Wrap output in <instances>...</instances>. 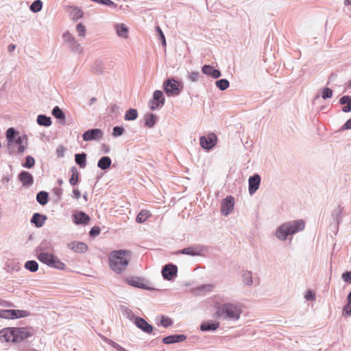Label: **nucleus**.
<instances>
[{
    "label": "nucleus",
    "instance_id": "f257e3e1",
    "mask_svg": "<svg viewBox=\"0 0 351 351\" xmlns=\"http://www.w3.org/2000/svg\"><path fill=\"white\" fill-rule=\"evenodd\" d=\"M32 336V332L27 327H7L0 330V341L17 344Z\"/></svg>",
    "mask_w": 351,
    "mask_h": 351
},
{
    "label": "nucleus",
    "instance_id": "f03ea898",
    "mask_svg": "<svg viewBox=\"0 0 351 351\" xmlns=\"http://www.w3.org/2000/svg\"><path fill=\"white\" fill-rule=\"evenodd\" d=\"M132 255V252L128 250L112 251L108 255L110 268L117 274H121L127 269Z\"/></svg>",
    "mask_w": 351,
    "mask_h": 351
},
{
    "label": "nucleus",
    "instance_id": "7ed1b4c3",
    "mask_svg": "<svg viewBox=\"0 0 351 351\" xmlns=\"http://www.w3.org/2000/svg\"><path fill=\"white\" fill-rule=\"evenodd\" d=\"M241 313L242 309L240 306L232 303H226L216 307L215 316L218 319L237 320Z\"/></svg>",
    "mask_w": 351,
    "mask_h": 351
},
{
    "label": "nucleus",
    "instance_id": "20e7f679",
    "mask_svg": "<svg viewBox=\"0 0 351 351\" xmlns=\"http://www.w3.org/2000/svg\"><path fill=\"white\" fill-rule=\"evenodd\" d=\"M305 223L302 220H296L283 223L276 230V237L282 241L286 240L288 235H291L302 230Z\"/></svg>",
    "mask_w": 351,
    "mask_h": 351
},
{
    "label": "nucleus",
    "instance_id": "39448f33",
    "mask_svg": "<svg viewBox=\"0 0 351 351\" xmlns=\"http://www.w3.org/2000/svg\"><path fill=\"white\" fill-rule=\"evenodd\" d=\"M15 133L16 132L12 128H9L6 132L8 149L10 154H20L25 151L26 144L25 136H19L14 141Z\"/></svg>",
    "mask_w": 351,
    "mask_h": 351
},
{
    "label": "nucleus",
    "instance_id": "423d86ee",
    "mask_svg": "<svg viewBox=\"0 0 351 351\" xmlns=\"http://www.w3.org/2000/svg\"><path fill=\"white\" fill-rule=\"evenodd\" d=\"M37 258L42 263L55 268L62 269L64 264L53 256V254L42 252L37 255Z\"/></svg>",
    "mask_w": 351,
    "mask_h": 351
},
{
    "label": "nucleus",
    "instance_id": "0eeeda50",
    "mask_svg": "<svg viewBox=\"0 0 351 351\" xmlns=\"http://www.w3.org/2000/svg\"><path fill=\"white\" fill-rule=\"evenodd\" d=\"M164 90L168 96H176L180 93L182 86L173 79L167 80L163 84Z\"/></svg>",
    "mask_w": 351,
    "mask_h": 351
},
{
    "label": "nucleus",
    "instance_id": "6e6552de",
    "mask_svg": "<svg viewBox=\"0 0 351 351\" xmlns=\"http://www.w3.org/2000/svg\"><path fill=\"white\" fill-rule=\"evenodd\" d=\"M165 104V97L161 90H156L153 94V100L150 102V109L154 110Z\"/></svg>",
    "mask_w": 351,
    "mask_h": 351
},
{
    "label": "nucleus",
    "instance_id": "1a4fd4ad",
    "mask_svg": "<svg viewBox=\"0 0 351 351\" xmlns=\"http://www.w3.org/2000/svg\"><path fill=\"white\" fill-rule=\"evenodd\" d=\"M217 141L216 135L211 133L206 136H202L200 138V145L204 149H210L215 145Z\"/></svg>",
    "mask_w": 351,
    "mask_h": 351
},
{
    "label": "nucleus",
    "instance_id": "9d476101",
    "mask_svg": "<svg viewBox=\"0 0 351 351\" xmlns=\"http://www.w3.org/2000/svg\"><path fill=\"white\" fill-rule=\"evenodd\" d=\"M234 206V198L232 196H228L222 201L221 213L226 216L233 210Z\"/></svg>",
    "mask_w": 351,
    "mask_h": 351
},
{
    "label": "nucleus",
    "instance_id": "9b49d317",
    "mask_svg": "<svg viewBox=\"0 0 351 351\" xmlns=\"http://www.w3.org/2000/svg\"><path fill=\"white\" fill-rule=\"evenodd\" d=\"M104 136V133L100 129H93L85 132L83 134V140L90 141L93 140H99Z\"/></svg>",
    "mask_w": 351,
    "mask_h": 351
},
{
    "label": "nucleus",
    "instance_id": "f8f14e48",
    "mask_svg": "<svg viewBox=\"0 0 351 351\" xmlns=\"http://www.w3.org/2000/svg\"><path fill=\"white\" fill-rule=\"evenodd\" d=\"M177 271L178 268L176 265L169 264L163 267L162 274L165 279L169 280L176 276Z\"/></svg>",
    "mask_w": 351,
    "mask_h": 351
},
{
    "label": "nucleus",
    "instance_id": "ddd939ff",
    "mask_svg": "<svg viewBox=\"0 0 351 351\" xmlns=\"http://www.w3.org/2000/svg\"><path fill=\"white\" fill-rule=\"evenodd\" d=\"M261 183V177L258 174H255L249 178V193L250 195L254 194L259 188Z\"/></svg>",
    "mask_w": 351,
    "mask_h": 351
},
{
    "label": "nucleus",
    "instance_id": "4468645a",
    "mask_svg": "<svg viewBox=\"0 0 351 351\" xmlns=\"http://www.w3.org/2000/svg\"><path fill=\"white\" fill-rule=\"evenodd\" d=\"M68 247L75 252L83 253L87 251L88 246L86 243L78 241H73L68 244Z\"/></svg>",
    "mask_w": 351,
    "mask_h": 351
},
{
    "label": "nucleus",
    "instance_id": "2eb2a0df",
    "mask_svg": "<svg viewBox=\"0 0 351 351\" xmlns=\"http://www.w3.org/2000/svg\"><path fill=\"white\" fill-rule=\"evenodd\" d=\"M74 222L76 224H87L90 217L82 211H77L73 214Z\"/></svg>",
    "mask_w": 351,
    "mask_h": 351
},
{
    "label": "nucleus",
    "instance_id": "dca6fc26",
    "mask_svg": "<svg viewBox=\"0 0 351 351\" xmlns=\"http://www.w3.org/2000/svg\"><path fill=\"white\" fill-rule=\"evenodd\" d=\"M135 324L138 328L147 333H151L153 330V327L141 317H136L135 319Z\"/></svg>",
    "mask_w": 351,
    "mask_h": 351
},
{
    "label": "nucleus",
    "instance_id": "f3484780",
    "mask_svg": "<svg viewBox=\"0 0 351 351\" xmlns=\"http://www.w3.org/2000/svg\"><path fill=\"white\" fill-rule=\"evenodd\" d=\"M19 179L23 183V185H24V186L32 185L33 183V177L31 175V173H29L27 171H22L19 175Z\"/></svg>",
    "mask_w": 351,
    "mask_h": 351
},
{
    "label": "nucleus",
    "instance_id": "a211bd4d",
    "mask_svg": "<svg viewBox=\"0 0 351 351\" xmlns=\"http://www.w3.org/2000/svg\"><path fill=\"white\" fill-rule=\"evenodd\" d=\"M202 72L208 75L213 77L215 79H217L220 77L221 73L219 70L215 69L213 66L210 65H204L202 67Z\"/></svg>",
    "mask_w": 351,
    "mask_h": 351
},
{
    "label": "nucleus",
    "instance_id": "6ab92c4d",
    "mask_svg": "<svg viewBox=\"0 0 351 351\" xmlns=\"http://www.w3.org/2000/svg\"><path fill=\"white\" fill-rule=\"evenodd\" d=\"M186 339V337L183 335H173L167 336L162 339V342L165 344H169L176 342L183 341Z\"/></svg>",
    "mask_w": 351,
    "mask_h": 351
},
{
    "label": "nucleus",
    "instance_id": "aec40b11",
    "mask_svg": "<svg viewBox=\"0 0 351 351\" xmlns=\"http://www.w3.org/2000/svg\"><path fill=\"white\" fill-rule=\"evenodd\" d=\"M67 11L72 20L76 21L83 16L82 10L77 7H69Z\"/></svg>",
    "mask_w": 351,
    "mask_h": 351
},
{
    "label": "nucleus",
    "instance_id": "412c9836",
    "mask_svg": "<svg viewBox=\"0 0 351 351\" xmlns=\"http://www.w3.org/2000/svg\"><path fill=\"white\" fill-rule=\"evenodd\" d=\"M339 103L341 105H345L342 108L343 112H348L351 110V97H349L348 95L343 96L339 99Z\"/></svg>",
    "mask_w": 351,
    "mask_h": 351
},
{
    "label": "nucleus",
    "instance_id": "4be33fe9",
    "mask_svg": "<svg viewBox=\"0 0 351 351\" xmlns=\"http://www.w3.org/2000/svg\"><path fill=\"white\" fill-rule=\"evenodd\" d=\"M47 219V217L45 215H40L39 213H35L31 221L35 224V226L38 228L41 227L45 220Z\"/></svg>",
    "mask_w": 351,
    "mask_h": 351
},
{
    "label": "nucleus",
    "instance_id": "5701e85b",
    "mask_svg": "<svg viewBox=\"0 0 351 351\" xmlns=\"http://www.w3.org/2000/svg\"><path fill=\"white\" fill-rule=\"evenodd\" d=\"M219 326V322H204L201 324L200 329L202 331L215 330Z\"/></svg>",
    "mask_w": 351,
    "mask_h": 351
},
{
    "label": "nucleus",
    "instance_id": "b1692460",
    "mask_svg": "<svg viewBox=\"0 0 351 351\" xmlns=\"http://www.w3.org/2000/svg\"><path fill=\"white\" fill-rule=\"evenodd\" d=\"M111 159L108 156H103L98 161L97 166L100 169L105 170L110 167Z\"/></svg>",
    "mask_w": 351,
    "mask_h": 351
},
{
    "label": "nucleus",
    "instance_id": "393cba45",
    "mask_svg": "<svg viewBox=\"0 0 351 351\" xmlns=\"http://www.w3.org/2000/svg\"><path fill=\"white\" fill-rule=\"evenodd\" d=\"M117 34L124 38L128 37V28L124 24H117L115 26Z\"/></svg>",
    "mask_w": 351,
    "mask_h": 351
},
{
    "label": "nucleus",
    "instance_id": "a878e982",
    "mask_svg": "<svg viewBox=\"0 0 351 351\" xmlns=\"http://www.w3.org/2000/svg\"><path fill=\"white\" fill-rule=\"evenodd\" d=\"M150 216H151V213H150V212L149 210H143L136 216V221L138 223H143Z\"/></svg>",
    "mask_w": 351,
    "mask_h": 351
},
{
    "label": "nucleus",
    "instance_id": "bb28decb",
    "mask_svg": "<svg viewBox=\"0 0 351 351\" xmlns=\"http://www.w3.org/2000/svg\"><path fill=\"white\" fill-rule=\"evenodd\" d=\"M29 315L27 311L12 309V319L25 317Z\"/></svg>",
    "mask_w": 351,
    "mask_h": 351
},
{
    "label": "nucleus",
    "instance_id": "cd10ccee",
    "mask_svg": "<svg viewBox=\"0 0 351 351\" xmlns=\"http://www.w3.org/2000/svg\"><path fill=\"white\" fill-rule=\"evenodd\" d=\"M36 199L41 205L46 204L48 201V193L45 191L39 192L36 195Z\"/></svg>",
    "mask_w": 351,
    "mask_h": 351
},
{
    "label": "nucleus",
    "instance_id": "c85d7f7f",
    "mask_svg": "<svg viewBox=\"0 0 351 351\" xmlns=\"http://www.w3.org/2000/svg\"><path fill=\"white\" fill-rule=\"evenodd\" d=\"M86 156L85 154H77L75 156L76 163L82 168H84L86 167Z\"/></svg>",
    "mask_w": 351,
    "mask_h": 351
},
{
    "label": "nucleus",
    "instance_id": "c756f323",
    "mask_svg": "<svg viewBox=\"0 0 351 351\" xmlns=\"http://www.w3.org/2000/svg\"><path fill=\"white\" fill-rule=\"evenodd\" d=\"M37 122L40 125L49 126L51 124V119L45 115H38Z\"/></svg>",
    "mask_w": 351,
    "mask_h": 351
},
{
    "label": "nucleus",
    "instance_id": "7c9ffc66",
    "mask_svg": "<svg viewBox=\"0 0 351 351\" xmlns=\"http://www.w3.org/2000/svg\"><path fill=\"white\" fill-rule=\"evenodd\" d=\"M25 267L30 271H36L38 269V265L35 261H28L25 264Z\"/></svg>",
    "mask_w": 351,
    "mask_h": 351
},
{
    "label": "nucleus",
    "instance_id": "2f4dec72",
    "mask_svg": "<svg viewBox=\"0 0 351 351\" xmlns=\"http://www.w3.org/2000/svg\"><path fill=\"white\" fill-rule=\"evenodd\" d=\"M137 114L138 112L136 110L130 109L128 111H126L124 118L127 121L134 120L136 119Z\"/></svg>",
    "mask_w": 351,
    "mask_h": 351
},
{
    "label": "nucleus",
    "instance_id": "473e14b6",
    "mask_svg": "<svg viewBox=\"0 0 351 351\" xmlns=\"http://www.w3.org/2000/svg\"><path fill=\"white\" fill-rule=\"evenodd\" d=\"M180 253L183 254L195 256L199 254V250L194 247H189L182 250Z\"/></svg>",
    "mask_w": 351,
    "mask_h": 351
},
{
    "label": "nucleus",
    "instance_id": "72a5a7b5",
    "mask_svg": "<svg viewBox=\"0 0 351 351\" xmlns=\"http://www.w3.org/2000/svg\"><path fill=\"white\" fill-rule=\"evenodd\" d=\"M52 114L58 119H65V115L62 110L58 107L56 106L52 111Z\"/></svg>",
    "mask_w": 351,
    "mask_h": 351
},
{
    "label": "nucleus",
    "instance_id": "f704fd0d",
    "mask_svg": "<svg viewBox=\"0 0 351 351\" xmlns=\"http://www.w3.org/2000/svg\"><path fill=\"white\" fill-rule=\"evenodd\" d=\"M72 176L69 180V182L71 185H75L78 182V172L75 167L71 169Z\"/></svg>",
    "mask_w": 351,
    "mask_h": 351
},
{
    "label": "nucleus",
    "instance_id": "c9c22d12",
    "mask_svg": "<svg viewBox=\"0 0 351 351\" xmlns=\"http://www.w3.org/2000/svg\"><path fill=\"white\" fill-rule=\"evenodd\" d=\"M216 86L221 90H224L229 86V82L227 80L222 79L216 82Z\"/></svg>",
    "mask_w": 351,
    "mask_h": 351
},
{
    "label": "nucleus",
    "instance_id": "e433bc0d",
    "mask_svg": "<svg viewBox=\"0 0 351 351\" xmlns=\"http://www.w3.org/2000/svg\"><path fill=\"white\" fill-rule=\"evenodd\" d=\"M42 6V1L40 0H36L32 3L30 6V10L34 12H37L41 10Z\"/></svg>",
    "mask_w": 351,
    "mask_h": 351
},
{
    "label": "nucleus",
    "instance_id": "4c0bfd02",
    "mask_svg": "<svg viewBox=\"0 0 351 351\" xmlns=\"http://www.w3.org/2000/svg\"><path fill=\"white\" fill-rule=\"evenodd\" d=\"M343 312L348 316L351 315V292L348 295V304L344 306Z\"/></svg>",
    "mask_w": 351,
    "mask_h": 351
},
{
    "label": "nucleus",
    "instance_id": "58836bf2",
    "mask_svg": "<svg viewBox=\"0 0 351 351\" xmlns=\"http://www.w3.org/2000/svg\"><path fill=\"white\" fill-rule=\"evenodd\" d=\"M156 117L154 114H149L146 117L145 124L149 128H152L156 123Z\"/></svg>",
    "mask_w": 351,
    "mask_h": 351
},
{
    "label": "nucleus",
    "instance_id": "ea45409f",
    "mask_svg": "<svg viewBox=\"0 0 351 351\" xmlns=\"http://www.w3.org/2000/svg\"><path fill=\"white\" fill-rule=\"evenodd\" d=\"M0 318L12 319V309L0 310Z\"/></svg>",
    "mask_w": 351,
    "mask_h": 351
},
{
    "label": "nucleus",
    "instance_id": "a19ab883",
    "mask_svg": "<svg viewBox=\"0 0 351 351\" xmlns=\"http://www.w3.org/2000/svg\"><path fill=\"white\" fill-rule=\"evenodd\" d=\"M35 164V160L32 156H27L25 158V162L23 165L24 167L31 168Z\"/></svg>",
    "mask_w": 351,
    "mask_h": 351
},
{
    "label": "nucleus",
    "instance_id": "79ce46f5",
    "mask_svg": "<svg viewBox=\"0 0 351 351\" xmlns=\"http://www.w3.org/2000/svg\"><path fill=\"white\" fill-rule=\"evenodd\" d=\"M243 282L247 285L252 283V274L250 271L245 272L243 275Z\"/></svg>",
    "mask_w": 351,
    "mask_h": 351
},
{
    "label": "nucleus",
    "instance_id": "37998d69",
    "mask_svg": "<svg viewBox=\"0 0 351 351\" xmlns=\"http://www.w3.org/2000/svg\"><path fill=\"white\" fill-rule=\"evenodd\" d=\"M161 324L164 326V327H168L169 326H171L172 324V321L171 319L167 317V316H165V315H162L161 317Z\"/></svg>",
    "mask_w": 351,
    "mask_h": 351
},
{
    "label": "nucleus",
    "instance_id": "c03bdc74",
    "mask_svg": "<svg viewBox=\"0 0 351 351\" xmlns=\"http://www.w3.org/2000/svg\"><path fill=\"white\" fill-rule=\"evenodd\" d=\"M77 32L79 34V36H84L86 34V27L82 23H79L76 26Z\"/></svg>",
    "mask_w": 351,
    "mask_h": 351
},
{
    "label": "nucleus",
    "instance_id": "a18cd8bd",
    "mask_svg": "<svg viewBox=\"0 0 351 351\" xmlns=\"http://www.w3.org/2000/svg\"><path fill=\"white\" fill-rule=\"evenodd\" d=\"M332 96V91L328 88H325L322 91V97L324 99L330 98Z\"/></svg>",
    "mask_w": 351,
    "mask_h": 351
},
{
    "label": "nucleus",
    "instance_id": "49530a36",
    "mask_svg": "<svg viewBox=\"0 0 351 351\" xmlns=\"http://www.w3.org/2000/svg\"><path fill=\"white\" fill-rule=\"evenodd\" d=\"M124 129L123 128L117 126L113 128L112 134L114 136H119L122 135Z\"/></svg>",
    "mask_w": 351,
    "mask_h": 351
},
{
    "label": "nucleus",
    "instance_id": "de8ad7c7",
    "mask_svg": "<svg viewBox=\"0 0 351 351\" xmlns=\"http://www.w3.org/2000/svg\"><path fill=\"white\" fill-rule=\"evenodd\" d=\"M100 233V229L97 226H94L91 228L90 231V235L91 237H97Z\"/></svg>",
    "mask_w": 351,
    "mask_h": 351
},
{
    "label": "nucleus",
    "instance_id": "09e8293b",
    "mask_svg": "<svg viewBox=\"0 0 351 351\" xmlns=\"http://www.w3.org/2000/svg\"><path fill=\"white\" fill-rule=\"evenodd\" d=\"M65 152V148L63 145H60L56 149V154L58 157H63Z\"/></svg>",
    "mask_w": 351,
    "mask_h": 351
},
{
    "label": "nucleus",
    "instance_id": "8fccbe9b",
    "mask_svg": "<svg viewBox=\"0 0 351 351\" xmlns=\"http://www.w3.org/2000/svg\"><path fill=\"white\" fill-rule=\"evenodd\" d=\"M342 278L346 282H351V271L350 272H345L342 275Z\"/></svg>",
    "mask_w": 351,
    "mask_h": 351
},
{
    "label": "nucleus",
    "instance_id": "3c124183",
    "mask_svg": "<svg viewBox=\"0 0 351 351\" xmlns=\"http://www.w3.org/2000/svg\"><path fill=\"white\" fill-rule=\"evenodd\" d=\"M157 30H158V33L160 34V37L161 38L163 46H165L166 45V40H165V38L163 32H162L161 29L159 27H157Z\"/></svg>",
    "mask_w": 351,
    "mask_h": 351
},
{
    "label": "nucleus",
    "instance_id": "603ef678",
    "mask_svg": "<svg viewBox=\"0 0 351 351\" xmlns=\"http://www.w3.org/2000/svg\"><path fill=\"white\" fill-rule=\"evenodd\" d=\"M305 298L308 300H313L315 299V295L311 291H308L305 295Z\"/></svg>",
    "mask_w": 351,
    "mask_h": 351
},
{
    "label": "nucleus",
    "instance_id": "864d4df0",
    "mask_svg": "<svg viewBox=\"0 0 351 351\" xmlns=\"http://www.w3.org/2000/svg\"><path fill=\"white\" fill-rule=\"evenodd\" d=\"M198 77H199L198 73H192L189 75V79L193 82L197 80Z\"/></svg>",
    "mask_w": 351,
    "mask_h": 351
},
{
    "label": "nucleus",
    "instance_id": "5fc2aeb1",
    "mask_svg": "<svg viewBox=\"0 0 351 351\" xmlns=\"http://www.w3.org/2000/svg\"><path fill=\"white\" fill-rule=\"evenodd\" d=\"M343 128L345 130L351 129V118L348 119L343 125Z\"/></svg>",
    "mask_w": 351,
    "mask_h": 351
},
{
    "label": "nucleus",
    "instance_id": "6e6d98bb",
    "mask_svg": "<svg viewBox=\"0 0 351 351\" xmlns=\"http://www.w3.org/2000/svg\"><path fill=\"white\" fill-rule=\"evenodd\" d=\"M73 193L74 197L77 199H78L81 196V193L78 189H73Z\"/></svg>",
    "mask_w": 351,
    "mask_h": 351
},
{
    "label": "nucleus",
    "instance_id": "4d7b16f0",
    "mask_svg": "<svg viewBox=\"0 0 351 351\" xmlns=\"http://www.w3.org/2000/svg\"><path fill=\"white\" fill-rule=\"evenodd\" d=\"M112 346L119 351H126L123 348L120 346L119 344L114 342H112Z\"/></svg>",
    "mask_w": 351,
    "mask_h": 351
},
{
    "label": "nucleus",
    "instance_id": "13d9d810",
    "mask_svg": "<svg viewBox=\"0 0 351 351\" xmlns=\"http://www.w3.org/2000/svg\"><path fill=\"white\" fill-rule=\"evenodd\" d=\"M16 48V45L11 44L8 46V49L10 52H12Z\"/></svg>",
    "mask_w": 351,
    "mask_h": 351
},
{
    "label": "nucleus",
    "instance_id": "bf43d9fd",
    "mask_svg": "<svg viewBox=\"0 0 351 351\" xmlns=\"http://www.w3.org/2000/svg\"><path fill=\"white\" fill-rule=\"evenodd\" d=\"M66 36L71 37V36L69 33H66L64 34V38H66Z\"/></svg>",
    "mask_w": 351,
    "mask_h": 351
},
{
    "label": "nucleus",
    "instance_id": "052dcab7",
    "mask_svg": "<svg viewBox=\"0 0 351 351\" xmlns=\"http://www.w3.org/2000/svg\"><path fill=\"white\" fill-rule=\"evenodd\" d=\"M346 3L348 5H351V0H346Z\"/></svg>",
    "mask_w": 351,
    "mask_h": 351
},
{
    "label": "nucleus",
    "instance_id": "680f3d73",
    "mask_svg": "<svg viewBox=\"0 0 351 351\" xmlns=\"http://www.w3.org/2000/svg\"><path fill=\"white\" fill-rule=\"evenodd\" d=\"M58 184H59L60 185H61V184L63 183V182H62V180H58Z\"/></svg>",
    "mask_w": 351,
    "mask_h": 351
},
{
    "label": "nucleus",
    "instance_id": "e2e57ef3",
    "mask_svg": "<svg viewBox=\"0 0 351 351\" xmlns=\"http://www.w3.org/2000/svg\"><path fill=\"white\" fill-rule=\"evenodd\" d=\"M19 145L18 143H16V144L14 145V148H15V149H16V148H18V147H19Z\"/></svg>",
    "mask_w": 351,
    "mask_h": 351
},
{
    "label": "nucleus",
    "instance_id": "0e129e2a",
    "mask_svg": "<svg viewBox=\"0 0 351 351\" xmlns=\"http://www.w3.org/2000/svg\"><path fill=\"white\" fill-rule=\"evenodd\" d=\"M70 38V37H69V36H66V38ZM71 39L72 40H74V38H72V37H71Z\"/></svg>",
    "mask_w": 351,
    "mask_h": 351
}]
</instances>
